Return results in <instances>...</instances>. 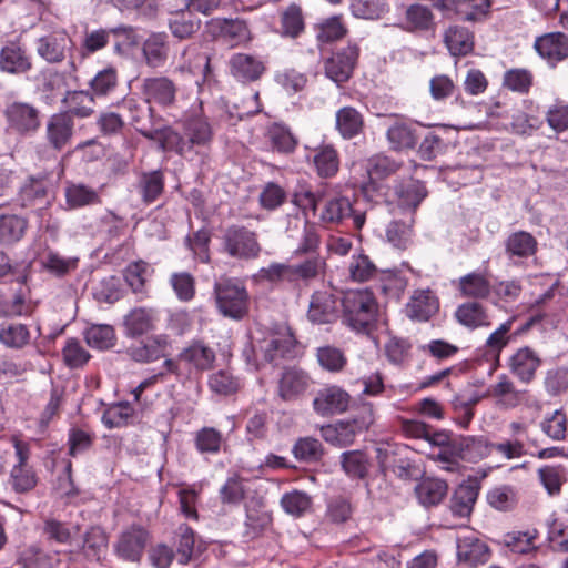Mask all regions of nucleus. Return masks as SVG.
<instances>
[{"label":"nucleus","instance_id":"f257e3e1","mask_svg":"<svg viewBox=\"0 0 568 568\" xmlns=\"http://www.w3.org/2000/svg\"><path fill=\"white\" fill-rule=\"evenodd\" d=\"M342 320L345 325L356 332H365L377 314V303L367 290H351L343 293Z\"/></svg>","mask_w":568,"mask_h":568},{"label":"nucleus","instance_id":"f03ea898","mask_svg":"<svg viewBox=\"0 0 568 568\" xmlns=\"http://www.w3.org/2000/svg\"><path fill=\"white\" fill-rule=\"evenodd\" d=\"M125 106L131 113V124L144 138L159 143L162 151H176L183 153L184 146L181 145L180 134L170 128L155 129L151 125L150 119L152 108L145 103L140 105L134 100H126Z\"/></svg>","mask_w":568,"mask_h":568},{"label":"nucleus","instance_id":"7ed1b4c3","mask_svg":"<svg viewBox=\"0 0 568 568\" xmlns=\"http://www.w3.org/2000/svg\"><path fill=\"white\" fill-rule=\"evenodd\" d=\"M214 297L219 312L235 321L248 313V293L236 278L222 277L214 284Z\"/></svg>","mask_w":568,"mask_h":568},{"label":"nucleus","instance_id":"20e7f679","mask_svg":"<svg viewBox=\"0 0 568 568\" xmlns=\"http://www.w3.org/2000/svg\"><path fill=\"white\" fill-rule=\"evenodd\" d=\"M221 241L222 251L237 260H254L262 250L256 232L244 225H230L224 230Z\"/></svg>","mask_w":568,"mask_h":568},{"label":"nucleus","instance_id":"39448f33","mask_svg":"<svg viewBox=\"0 0 568 568\" xmlns=\"http://www.w3.org/2000/svg\"><path fill=\"white\" fill-rule=\"evenodd\" d=\"M149 542V532L141 526L123 530L114 544L115 555L130 562H139Z\"/></svg>","mask_w":568,"mask_h":568},{"label":"nucleus","instance_id":"423d86ee","mask_svg":"<svg viewBox=\"0 0 568 568\" xmlns=\"http://www.w3.org/2000/svg\"><path fill=\"white\" fill-rule=\"evenodd\" d=\"M4 115L9 128L19 134L36 132L41 125L40 111L27 102H12L7 105Z\"/></svg>","mask_w":568,"mask_h":568},{"label":"nucleus","instance_id":"0eeeda50","mask_svg":"<svg viewBox=\"0 0 568 568\" xmlns=\"http://www.w3.org/2000/svg\"><path fill=\"white\" fill-rule=\"evenodd\" d=\"M358 55L357 44L349 43L325 60V74L336 83L346 82L355 69Z\"/></svg>","mask_w":568,"mask_h":568},{"label":"nucleus","instance_id":"6e6552de","mask_svg":"<svg viewBox=\"0 0 568 568\" xmlns=\"http://www.w3.org/2000/svg\"><path fill=\"white\" fill-rule=\"evenodd\" d=\"M351 395L337 385L320 389L313 399V408L320 416L328 417L347 410Z\"/></svg>","mask_w":568,"mask_h":568},{"label":"nucleus","instance_id":"1a4fd4ad","mask_svg":"<svg viewBox=\"0 0 568 568\" xmlns=\"http://www.w3.org/2000/svg\"><path fill=\"white\" fill-rule=\"evenodd\" d=\"M320 220L325 224H342L352 219L356 229H361L365 222L362 214H354L349 200L345 196L323 199Z\"/></svg>","mask_w":568,"mask_h":568},{"label":"nucleus","instance_id":"9d476101","mask_svg":"<svg viewBox=\"0 0 568 568\" xmlns=\"http://www.w3.org/2000/svg\"><path fill=\"white\" fill-rule=\"evenodd\" d=\"M32 69V60L20 41H8L0 50V70L10 74H23Z\"/></svg>","mask_w":568,"mask_h":568},{"label":"nucleus","instance_id":"9b49d317","mask_svg":"<svg viewBox=\"0 0 568 568\" xmlns=\"http://www.w3.org/2000/svg\"><path fill=\"white\" fill-rule=\"evenodd\" d=\"M341 300L327 291L315 292L310 302L307 317L312 323H332L339 316Z\"/></svg>","mask_w":568,"mask_h":568},{"label":"nucleus","instance_id":"f8f14e48","mask_svg":"<svg viewBox=\"0 0 568 568\" xmlns=\"http://www.w3.org/2000/svg\"><path fill=\"white\" fill-rule=\"evenodd\" d=\"M297 341L288 327L274 333L265 341L264 358L270 363H277L281 358H293L296 355Z\"/></svg>","mask_w":568,"mask_h":568},{"label":"nucleus","instance_id":"ddd939ff","mask_svg":"<svg viewBox=\"0 0 568 568\" xmlns=\"http://www.w3.org/2000/svg\"><path fill=\"white\" fill-rule=\"evenodd\" d=\"M493 450V443L484 436H460L453 439L452 454L459 459L477 463L487 457Z\"/></svg>","mask_w":568,"mask_h":568},{"label":"nucleus","instance_id":"4468645a","mask_svg":"<svg viewBox=\"0 0 568 568\" xmlns=\"http://www.w3.org/2000/svg\"><path fill=\"white\" fill-rule=\"evenodd\" d=\"M73 132L74 121L70 118V113H54L45 125L47 141L55 151H61L70 143Z\"/></svg>","mask_w":568,"mask_h":568},{"label":"nucleus","instance_id":"2eb2a0df","mask_svg":"<svg viewBox=\"0 0 568 568\" xmlns=\"http://www.w3.org/2000/svg\"><path fill=\"white\" fill-rule=\"evenodd\" d=\"M541 365L539 355L530 347L518 348L509 358V371L524 384L534 381Z\"/></svg>","mask_w":568,"mask_h":568},{"label":"nucleus","instance_id":"dca6fc26","mask_svg":"<svg viewBox=\"0 0 568 568\" xmlns=\"http://www.w3.org/2000/svg\"><path fill=\"white\" fill-rule=\"evenodd\" d=\"M439 302L433 291L416 290L405 306L408 318L418 322H426L438 312Z\"/></svg>","mask_w":568,"mask_h":568},{"label":"nucleus","instance_id":"f3484780","mask_svg":"<svg viewBox=\"0 0 568 568\" xmlns=\"http://www.w3.org/2000/svg\"><path fill=\"white\" fill-rule=\"evenodd\" d=\"M310 386V376L296 367L285 368L278 381V396L291 402L301 397Z\"/></svg>","mask_w":568,"mask_h":568},{"label":"nucleus","instance_id":"a211bd4d","mask_svg":"<svg viewBox=\"0 0 568 568\" xmlns=\"http://www.w3.org/2000/svg\"><path fill=\"white\" fill-rule=\"evenodd\" d=\"M169 344L166 335H154L139 344L129 346L126 354L135 362L149 363L164 357L166 355Z\"/></svg>","mask_w":568,"mask_h":568},{"label":"nucleus","instance_id":"6ab92c4d","mask_svg":"<svg viewBox=\"0 0 568 568\" xmlns=\"http://www.w3.org/2000/svg\"><path fill=\"white\" fill-rule=\"evenodd\" d=\"M184 138L181 145L184 146L182 154H185L192 145H205L212 139V129L207 120L201 114H193L183 121Z\"/></svg>","mask_w":568,"mask_h":568},{"label":"nucleus","instance_id":"aec40b11","mask_svg":"<svg viewBox=\"0 0 568 568\" xmlns=\"http://www.w3.org/2000/svg\"><path fill=\"white\" fill-rule=\"evenodd\" d=\"M70 44L71 39L65 31L52 32L38 40L37 53L49 63H59L64 60Z\"/></svg>","mask_w":568,"mask_h":568},{"label":"nucleus","instance_id":"412c9836","mask_svg":"<svg viewBox=\"0 0 568 568\" xmlns=\"http://www.w3.org/2000/svg\"><path fill=\"white\" fill-rule=\"evenodd\" d=\"M535 49L550 63H557L568 58V37L561 32L541 36L537 38Z\"/></svg>","mask_w":568,"mask_h":568},{"label":"nucleus","instance_id":"4be33fe9","mask_svg":"<svg viewBox=\"0 0 568 568\" xmlns=\"http://www.w3.org/2000/svg\"><path fill=\"white\" fill-rule=\"evenodd\" d=\"M457 557L460 562L475 567L488 560L489 549L474 535L462 536L457 539Z\"/></svg>","mask_w":568,"mask_h":568},{"label":"nucleus","instance_id":"5701e85b","mask_svg":"<svg viewBox=\"0 0 568 568\" xmlns=\"http://www.w3.org/2000/svg\"><path fill=\"white\" fill-rule=\"evenodd\" d=\"M179 361L197 372L209 371L215 362V352L202 341H194L179 354Z\"/></svg>","mask_w":568,"mask_h":568},{"label":"nucleus","instance_id":"b1692460","mask_svg":"<svg viewBox=\"0 0 568 568\" xmlns=\"http://www.w3.org/2000/svg\"><path fill=\"white\" fill-rule=\"evenodd\" d=\"M142 91L146 102L154 101L166 106L175 101L176 85L166 77L146 78L143 80Z\"/></svg>","mask_w":568,"mask_h":568},{"label":"nucleus","instance_id":"393cba45","mask_svg":"<svg viewBox=\"0 0 568 568\" xmlns=\"http://www.w3.org/2000/svg\"><path fill=\"white\" fill-rule=\"evenodd\" d=\"M456 288L463 297L474 301L487 300L493 292L490 281L480 272H471L459 277Z\"/></svg>","mask_w":568,"mask_h":568},{"label":"nucleus","instance_id":"a878e982","mask_svg":"<svg viewBox=\"0 0 568 568\" xmlns=\"http://www.w3.org/2000/svg\"><path fill=\"white\" fill-rule=\"evenodd\" d=\"M454 316L462 326L471 331L490 326L487 308L477 301H468L460 304L456 308Z\"/></svg>","mask_w":568,"mask_h":568},{"label":"nucleus","instance_id":"bb28decb","mask_svg":"<svg viewBox=\"0 0 568 568\" xmlns=\"http://www.w3.org/2000/svg\"><path fill=\"white\" fill-rule=\"evenodd\" d=\"M435 28L432 9L422 3H413L405 10L403 29L409 32L429 31Z\"/></svg>","mask_w":568,"mask_h":568},{"label":"nucleus","instance_id":"cd10ccee","mask_svg":"<svg viewBox=\"0 0 568 568\" xmlns=\"http://www.w3.org/2000/svg\"><path fill=\"white\" fill-rule=\"evenodd\" d=\"M489 393L496 398V403L505 408L517 407L525 395V390L517 389L514 382L505 374L498 376V382L490 386Z\"/></svg>","mask_w":568,"mask_h":568},{"label":"nucleus","instance_id":"c85d7f7f","mask_svg":"<svg viewBox=\"0 0 568 568\" xmlns=\"http://www.w3.org/2000/svg\"><path fill=\"white\" fill-rule=\"evenodd\" d=\"M136 191L144 204L154 203L164 191V174L161 170L143 172L136 182Z\"/></svg>","mask_w":568,"mask_h":568},{"label":"nucleus","instance_id":"c756f323","mask_svg":"<svg viewBox=\"0 0 568 568\" xmlns=\"http://www.w3.org/2000/svg\"><path fill=\"white\" fill-rule=\"evenodd\" d=\"M394 194L400 207L415 212L426 197L427 191L422 182L410 179L407 182L395 184Z\"/></svg>","mask_w":568,"mask_h":568},{"label":"nucleus","instance_id":"7c9ffc66","mask_svg":"<svg viewBox=\"0 0 568 568\" xmlns=\"http://www.w3.org/2000/svg\"><path fill=\"white\" fill-rule=\"evenodd\" d=\"M62 103L67 108L62 113H70V118L72 119L74 116L85 119L91 116L94 112V97L89 91H67Z\"/></svg>","mask_w":568,"mask_h":568},{"label":"nucleus","instance_id":"2f4dec72","mask_svg":"<svg viewBox=\"0 0 568 568\" xmlns=\"http://www.w3.org/2000/svg\"><path fill=\"white\" fill-rule=\"evenodd\" d=\"M448 485L439 478L426 477L415 487L419 503L426 507L438 505L447 495Z\"/></svg>","mask_w":568,"mask_h":568},{"label":"nucleus","instance_id":"473e14b6","mask_svg":"<svg viewBox=\"0 0 568 568\" xmlns=\"http://www.w3.org/2000/svg\"><path fill=\"white\" fill-rule=\"evenodd\" d=\"M230 67L232 74L243 82L260 79L265 70L260 60L244 53L234 54L230 60Z\"/></svg>","mask_w":568,"mask_h":568},{"label":"nucleus","instance_id":"72a5a7b5","mask_svg":"<svg viewBox=\"0 0 568 568\" xmlns=\"http://www.w3.org/2000/svg\"><path fill=\"white\" fill-rule=\"evenodd\" d=\"M155 315L150 308H133L124 317L125 334L130 337H138L154 329Z\"/></svg>","mask_w":568,"mask_h":568},{"label":"nucleus","instance_id":"f704fd0d","mask_svg":"<svg viewBox=\"0 0 568 568\" xmlns=\"http://www.w3.org/2000/svg\"><path fill=\"white\" fill-rule=\"evenodd\" d=\"M358 433H361V430L352 419L338 422L334 425H327L321 429L322 437L327 443L338 447L352 445Z\"/></svg>","mask_w":568,"mask_h":568},{"label":"nucleus","instance_id":"c9c22d12","mask_svg":"<svg viewBox=\"0 0 568 568\" xmlns=\"http://www.w3.org/2000/svg\"><path fill=\"white\" fill-rule=\"evenodd\" d=\"M49 182L45 178H29L20 189V197L23 206H42L49 203Z\"/></svg>","mask_w":568,"mask_h":568},{"label":"nucleus","instance_id":"e433bc0d","mask_svg":"<svg viewBox=\"0 0 568 568\" xmlns=\"http://www.w3.org/2000/svg\"><path fill=\"white\" fill-rule=\"evenodd\" d=\"M387 141L394 151L412 150L418 142L416 130L404 122H396L386 132Z\"/></svg>","mask_w":568,"mask_h":568},{"label":"nucleus","instance_id":"4c0bfd02","mask_svg":"<svg viewBox=\"0 0 568 568\" xmlns=\"http://www.w3.org/2000/svg\"><path fill=\"white\" fill-rule=\"evenodd\" d=\"M108 545L109 537L104 529L99 526L90 527L83 536V554L90 560L101 561L106 552Z\"/></svg>","mask_w":568,"mask_h":568},{"label":"nucleus","instance_id":"58836bf2","mask_svg":"<svg viewBox=\"0 0 568 568\" xmlns=\"http://www.w3.org/2000/svg\"><path fill=\"white\" fill-rule=\"evenodd\" d=\"M168 36L163 32L151 34L143 43V55L148 65L159 68L164 64L169 54Z\"/></svg>","mask_w":568,"mask_h":568},{"label":"nucleus","instance_id":"ea45409f","mask_svg":"<svg viewBox=\"0 0 568 568\" xmlns=\"http://www.w3.org/2000/svg\"><path fill=\"white\" fill-rule=\"evenodd\" d=\"M65 202L69 209H80L101 203L99 193L82 183H69L64 190Z\"/></svg>","mask_w":568,"mask_h":568},{"label":"nucleus","instance_id":"a19ab883","mask_svg":"<svg viewBox=\"0 0 568 568\" xmlns=\"http://www.w3.org/2000/svg\"><path fill=\"white\" fill-rule=\"evenodd\" d=\"M478 497V487L471 484H462L454 491L450 500V510L457 517H467Z\"/></svg>","mask_w":568,"mask_h":568},{"label":"nucleus","instance_id":"79ce46f5","mask_svg":"<svg viewBox=\"0 0 568 568\" xmlns=\"http://www.w3.org/2000/svg\"><path fill=\"white\" fill-rule=\"evenodd\" d=\"M363 126V115L355 108L344 106L336 112V130L344 139L358 135Z\"/></svg>","mask_w":568,"mask_h":568},{"label":"nucleus","instance_id":"37998d69","mask_svg":"<svg viewBox=\"0 0 568 568\" xmlns=\"http://www.w3.org/2000/svg\"><path fill=\"white\" fill-rule=\"evenodd\" d=\"M444 40L453 55H466L474 48L473 36L464 27H449L445 31Z\"/></svg>","mask_w":568,"mask_h":568},{"label":"nucleus","instance_id":"c03bdc74","mask_svg":"<svg viewBox=\"0 0 568 568\" xmlns=\"http://www.w3.org/2000/svg\"><path fill=\"white\" fill-rule=\"evenodd\" d=\"M505 248L509 256L529 257L536 253L537 241L530 233L518 231L507 237Z\"/></svg>","mask_w":568,"mask_h":568},{"label":"nucleus","instance_id":"a18cd8bd","mask_svg":"<svg viewBox=\"0 0 568 568\" xmlns=\"http://www.w3.org/2000/svg\"><path fill=\"white\" fill-rule=\"evenodd\" d=\"M313 162L321 178L334 176L339 168L337 151L331 145L321 146L314 154Z\"/></svg>","mask_w":568,"mask_h":568},{"label":"nucleus","instance_id":"49530a36","mask_svg":"<svg viewBox=\"0 0 568 568\" xmlns=\"http://www.w3.org/2000/svg\"><path fill=\"white\" fill-rule=\"evenodd\" d=\"M18 564L21 568H55L59 559L43 550L31 546L20 552Z\"/></svg>","mask_w":568,"mask_h":568},{"label":"nucleus","instance_id":"de8ad7c7","mask_svg":"<svg viewBox=\"0 0 568 568\" xmlns=\"http://www.w3.org/2000/svg\"><path fill=\"white\" fill-rule=\"evenodd\" d=\"M316 358L320 366L331 373L342 372L347 364L344 352L332 345L318 347L316 349Z\"/></svg>","mask_w":568,"mask_h":568},{"label":"nucleus","instance_id":"09e8293b","mask_svg":"<svg viewBox=\"0 0 568 568\" xmlns=\"http://www.w3.org/2000/svg\"><path fill=\"white\" fill-rule=\"evenodd\" d=\"M200 27L201 21L193 17L190 11L176 13L169 21L172 34L180 40L191 38L199 31Z\"/></svg>","mask_w":568,"mask_h":568},{"label":"nucleus","instance_id":"8fccbe9b","mask_svg":"<svg viewBox=\"0 0 568 568\" xmlns=\"http://www.w3.org/2000/svg\"><path fill=\"white\" fill-rule=\"evenodd\" d=\"M186 247L193 253L194 257L202 263L210 262V242L211 231L202 227L190 234L184 240Z\"/></svg>","mask_w":568,"mask_h":568},{"label":"nucleus","instance_id":"3c124183","mask_svg":"<svg viewBox=\"0 0 568 568\" xmlns=\"http://www.w3.org/2000/svg\"><path fill=\"white\" fill-rule=\"evenodd\" d=\"M27 229L24 219L17 215H3L0 217V243L11 244L19 241Z\"/></svg>","mask_w":568,"mask_h":568},{"label":"nucleus","instance_id":"603ef678","mask_svg":"<svg viewBox=\"0 0 568 568\" xmlns=\"http://www.w3.org/2000/svg\"><path fill=\"white\" fill-rule=\"evenodd\" d=\"M325 263L318 254L310 255L305 261L298 264H291L292 282H308L321 273Z\"/></svg>","mask_w":568,"mask_h":568},{"label":"nucleus","instance_id":"864d4df0","mask_svg":"<svg viewBox=\"0 0 568 568\" xmlns=\"http://www.w3.org/2000/svg\"><path fill=\"white\" fill-rule=\"evenodd\" d=\"M343 470L352 478H364L368 471V460L361 450L344 452L341 456Z\"/></svg>","mask_w":568,"mask_h":568},{"label":"nucleus","instance_id":"5fc2aeb1","mask_svg":"<svg viewBox=\"0 0 568 568\" xmlns=\"http://www.w3.org/2000/svg\"><path fill=\"white\" fill-rule=\"evenodd\" d=\"M400 166L402 164L395 160L386 155L378 154L368 160L367 173L372 181L384 180L392 174H395Z\"/></svg>","mask_w":568,"mask_h":568},{"label":"nucleus","instance_id":"6e6d98bb","mask_svg":"<svg viewBox=\"0 0 568 568\" xmlns=\"http://www.w3.org/2000/svg\"><path fill=\"white\" fill-rule=\"evenodd\" d=\"M347 33L346 27L337 16L327 18L317 24L316 39L321 43H331L341 40Z\"/></svg>","mask_w":568,"mask_h":568},{"label":"nucleus","instance_id":"4d7b16f0","mask_svg":"<svg viewBox=\"0 0 568 568\" xmlns=\"http://www.w3.org/2000/svg\"><path fill=\"white\" fill-rule=\"evenodd\" d=\"M90 88L93 97H106L113 92L118 85V71L109 67L99 71L90 81Z\"/></svg>","mask_w":568,"mask_h":568},{"label":"nucleus","instance_id":"13d9d810","mask_svg":"<svg viewBox=\"0 0 568 568\" xmlns=\"http://www.w3.org/2000/svg\"><path fill=\"white\" fill-rule=\"evenodd\" d=\"M84 336L88 345L98 349L112 347L115 339L113 327L105 324L90 326Z\"/></svg>","mask_w":568,"mask_h":568},{"label":"nucleus","instance_id":"bf43d9fd","mask_svg":"<svg viewBox=\"0 0 568 568\" xmlns=\"http://www.w3.org/2000/svg\"><path fill=\"white\" fill-rule=\"evenodd\" d=\"M30 341V333L23 324H2L0 342L11 348H21Z\"/></svg>","mask_w":568,"mask_h":568},{"label":"nucleus","instance_id":"052dcab7","mask_svg":"<svg viewBox=\"0 0 568 568\" xmlns=\"http://www.w3.org/2000/svg\"><path fill=\"white\" fill-rule=\"evenodd\" d=\"M223 442L222 434L213 427H203L196 432L194 444L201 454H217Z\"/></svg>","mask_w":568,"mask_h":568},{"label":"nucleus","instance_id":"680f3d73","mask_svg":"<svg viewBox=\"0 0 568 568\" xmlns=\"http://www.w3.org/2000/svg\"><path fill=\"white\" fill-rule=\"evenodd\" d=\"M567 416L562 409L555 410L544 418L540 424L542 433L552 440H564L567 434Z\"/></svg>","mask_w":568,"mask_h":568},{"label":"nucleus","instance_id":"e2e57ef3","mask_svg":"<svg viewBox=\"0 0 568 568\" xmlns=\"http://www.w3.org/2000/svg\"><path fill=\"white\" fill-rule=\"evenodd\" d=\"M323 452L321 442L314 437L300 438L293 447L295 458L307 463L320 460Z\"/></svg>","mask_w":568,"mask_h":568},{"label":"nucleus","instance_id":"0e129e2a","mask_svg":"<svg viewBox=\"0 0 568 568\" xmlns=\"http://www.w3.org/2000/svg\"><path fill=\"white\" fill-rule=\"evenodd\" d=\"M281 505L287 514L301 517L311 508L312 499L306 493L293 490L282 496Z\"/></svg>","mask_w":568,"mask_h":568},{"label":"nucleus","instance_id":"69168bd1","mask_svg":"<svg viewBox=\"0 0 568 568\" xmlns=\"http://www.w3.org/2000/svg\"><path fill=\"white\" fill-rule=\"evenodd\" d=\"M110 42L109 29L85 31L81 42V57L87 58L102 49Z\"/></svg>","mask_w":568,"mask_h":568},{"label":"nucleus","instance_id":"338daca9","mask_svg":"<svg viewBox=\"0 0 568 568\" xmlns=\"http://www.w3.org/2000/svg\"><path fill=\"white\" fill-rule=\"evenodd\" d=\"M534 77L527 69H510L504 74V87L518 93H527L532 85Z\"/></svg>","mask_w":568,"mask_h":568},{"label":"nucleus","instance_id":"774afa93","mask_svg":"<svg viewBox=\"0 0 568 568\" xmlns=\"http://www.w3.org/2000/svg\"><path fill=\"white\" fill-rule=\"evenodd\" d=\"M94 435L82 428L72 427L68 434V454L71 457L87 453L93 445Z\"/></svg>","mask_w":568,"mask_h":568}]
</instances>
